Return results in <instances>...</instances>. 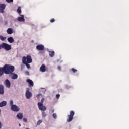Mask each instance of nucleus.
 Returning <instances> with one entry per match:
<instances>
[{
  "label": "nucleus",
  "mask_w": 129,
  "mask_h": 129,
  "mask_svg": "<svg viewBox=\"0 0 129 129\" xmlns=\"http://www.w3.org/2000/svg\"><path fill=\"white\" fill-rule=\"evenodd\" d=\"M1 68L5 74H12L15 71V67L10 64H5Z\"/></svg>",
  "instance_id": "1"
},
{
  "label": "nucleus",
  "mask_w": 129,
  "mask_h": 129,
  "mask_svg": "<svg viewBox=\"0 0 129 129\" xmlns=\"http://www.w3.org/2000/svg\"><path fill=\"white\" fill-rule=\"evenodd\" d=\"M44 101H45V98H43L41 100V102L38 103V108L40 110H41V111H45V110H46L47 109L46 106H44L43 104Z\"/></svg>",
  "instance_id": "2"
},
{
  "label": "nucleus",
  "mask_w": 129,
  "mask_h": 129,
  "mask_svg": "<svg viewBox=\"0 0 129 129\" xmlns=\"http://www.w3.org/2000/svg\"><path fill=\"white\" fill-rule=\"evenodd\" d=\"M1 49H4L6 51H10L12 49V46L11 45L8 44V43H2L0 45V50Z\"/></svg>",
  "instance_id": "3"
},
{
  "label": "nucleus",
  "mask_w": 129,
  "mask_h": 129,
  "mask_svg": "<svg viewBox=\"0 0 129 129\" xmlns=\"http://www.w3.org/2000/svg\"><path fill=\"white\" fill-rule=\"evenodd\" d=\"M75 113L73 111H71L70 112V115H68V118L67 119V122H71L72 120H73V117Z\"/></svg>",
  "instance_id": "4"
},
{
  "label": "nucleus",
  "mask_w": 129,
  "mask_h": 129,
  "mask_svg": "<svg viewBox=\"0 0 129 129\" xmlns=\"http://www.w3.org/2000/svg\"><path fill=\"white\" fill-rule=\"evenodd\" d=\"M24 59H25V61L27 63H32V62H33L31 55H27V57L23 56L22 58V63H24Z\"/></svg>",
  "instance_id": "5"
},
{
  "label": "nucleus",
  "mask_w": 129,
  "mask_h": 129,
  "mask_svg": "<svg viewBox=\"0 0 129 129\" xmlns=\"http://www.w3.org/2000/svg\"><path fill=\"white\" fill-rule=\"evenodd\" d=\"M29 90L30 89L27 88L25 93V95L27 99H29L30 97H32V93H31Z\"/></svg>",
  "instance_id": "6"
},
{
  "label": "nucleus",
  "mask_w": 129,
  "mask_h": 129,
  "mask_svg": "<svg viewBox=\"0 0 129 129\" xmlns=\"http://www.w3.org/2000/svg\"><path fill=\"white\" fill-rule=\"evenodd\" d=\"M11 110H12V111H15V112H18V111H20V108H19L16 105L11 106Z\"/></svg>",
  "instance_id": "7"
},
{
  "label": "nucleus",
  "mask_w": 129,
  "mask_h": 129,
  "mask_svg": "<svg viewBox=\"0 0 129 129\" xmlns=\"http://www.w3.org/2000/svg\"><path fill=\"white\" fill-rule=\"evenodd\" d=\"M36 49L38 51H44L45 50V46L43 45H38L36 46Z\"/></svg>",
  "instance_id": "8"
},
{
  "label": "nucleus",
  "mask_w": 129,
  "mask_h": 129,
  "mask_svg": "<svg viewBox=\"0 0 129 129\" xmlns=\"http://www.w3.org/2000/svg\"><path fill=\"white\" fill-rule=\"evenodd\" d=\"M26 82H28V83H29V87H33V86H34V82L32 80L28 79L26 80Z\"/></svg>",
  "instance_id": "9"
},
{
  "label": "nucleus",
  "mask_w": 129,
  "mask_h": 129,
  "mask_svg": "<svg viewBox=\"0 0 129 129\" xmlns=\"http://www.w3.org/2000/svg\"><path fill=\"white\" fill-rule=\"evenodd\" d=\"M5 83L7 88H10V87H11V82H10L9 80L6 79L5 81Z\"/></svg>",
  "instance_id": "10"
},
{
  "label": "nucleus",
  "mask_w": 129,
  "mask_h": 129,
  "mask_svg": "<svg viewBox=\"0 0 129 129\" xmlns=\"http://www.w3.org/2000/svg\"><path fill=\"white\" fill-rule=\"evenodd\" d=\"M40 71L41 72H46V66L45 64H42L40 68Z\"/></svg>",
  "instance_id": "11"
},
{
  "label": "nucleus",
  "mask_w": 129,
  "mask_h": 129,
  "mask_svg": "<svg viewBox=\"0 0 129 129\" xmlns=\"http://www.w3.org/2000/svg\"><path fill=\"white\" fill-rule=\"evenodd\" d=\"M23 64H24V65H26V66L27 67V68H28L29 69V68H30V67H31V66H30V63H28L27 62V61H26V58H24L23 59Z\"/></svg>",
  "instance_id": "12"
},
{
  "label": "nucleus",
  "mask_w": 129,
  "mask_h": 129,
  "mask_svg": "<svg viewBox=\"0 0 129 129\" xmlns=\"http://www.w3.org/2000/svg\"><path fill=\"white\" fill-rule=\"evenodd\" d=\"M7 33L9 35H12L14 33V31L13 30V29L12 28H8L7 30Z\"/></svg>",
  "instance_id": "13"
},
{
  "label": "nucleus",
  "mask_w": 129,
  "mask_h": 129,
  "mask_svg": "<svg viewBox=\"0 0 129 129\" xmlns=\"http://www.w3.org/2000/svg\"><path fill=\"white\" fill-rule=\"evenodd\" d=\"M12 75L11 78L12 79H18V75L16 74H15L14 73H12V74H11Z\"/></svg>",
  "instance_id": "14"
},
{
  "label": "nucleus",
  "mask_w": 129,
  "mask_h": 129,
  "mask_svg": "<svg viewBox=\"0 0 129 129\" xmlns=\"http://www.w3.org/2000/svg\"><path fill=\"white\" fill-rule=\"evenodd\" d=\"M18 21H19V22H25V18H24V15H21V17H19L18 18Z\"/></svg>",
  "instance_id": "15"
},
{
  "label": "nucleus",
  "mask_w": 129,
  "mask_h": 129,
  "mask_svg": "<svg viewBox=\"0 0 129 129\" xmlns=\"http://www.w3.org/2000/svg\"><path fill=\"white\" fill-rule=\"evenodd\" d=\"M7 105V101H3L0 102V107H4V106H6Z\"/></svg>",
  "instance_id": "16"
},
{
  "label": "nucleus",
  "mask_w": 129,
  "mask_h": 129,
  "mask_svg": "<svg viewBox=\"0 0 129 129\" xmlns=\"http://www.w3.org/2000/svg\"><path fill=\"white\" fill-rule=\"evenodd\" d=\"M7 41L8 42H9V43H14V38L12 37H8L7 38Z\"/></svg>",
  "instance_id": "17"
},
{
  "label": "nucleus",
  "mask_w": 129,
  "mask_h": 129,
  "mask_svg": "<svg viewBox=\"0 0 129 129\" xmlns=\"http://www.w3.org/2000/svg\"><path fill=\"white\" fill-rule=\"evenodd\" d=\"M0 94H4V85H0Z\"/></svg>",
  "instance_id": "18"
},
{
  "label": "nucleus",
  "mask_w": 129,
  "mask_h": 129,
  "mask_svg": "<svg viewBox=\"0 0 129 129\" xmlns=\"http://www.w3.org/2000/svg\"><path fill=\"white\" fill-rule=\"evenodd\" d=\"M16 116L18 119H22V118H23V114L18 113V114H17Z\"/></svg>",
  "instance_id": "19"
},
{
  "label": "nucleus",
  "mask_w": 129,
  "mask_h": 129,
  "mask_svg": "<svg viewBox=\"0 0 129 129\" xmlns=\"http://www.w3.org/2000/svg\"><path fill=\"white\" fill-rule=\"evenodd\" d=\"M50 57H54L55 56V51H49Z\"/></svg>",
  "instance_id": "20"
},
{
  "label": "nucleus",
  "mask_w": 129,
  "mask_h": 129,
  "mask_svg": "<svg viewBox=\"0 0 129 129\" xmlns=\"http://www.w3.org/2000/svg\"><path fill=\"white\" fill-rule=\"evenodd\" d=\"M6 9V4H0V9L5 10Z\"/></svg>",
  "instance_id": "21"
},
{
  "label": "nucleus",
  "mask_w": 129,
  "mask_h": 129,
  "mask_svg": "<svg viewBox=\"0 0 129 129\" xmlns=\"http://www.w3.org/2000/svg\"><path fill=\"white\" fill-rule=\"evenodd\" d=\"M0 40L1 41H5V40H7V37L0 35Z\"/></svg>",
  "instance_id": "22"
},
{
  "label": "nucleus",
  "mask_w": 129,
  "mask_h": 129,
  "mask_svg": "<svg viewBox=\"0 0 129 129\" xmlns=\"http://www.w3.org/2000/svg\"><path fill=\"white\" fill-rule=\"evenodd\" d=\"M17 12L19 15H21V13H22V10H21V7H19L17 9Z\"/></svg>",
  "instance_id": "23"
},
{
  "label": "nucleus",
  "mask_w": 129,
  "mask_h": 129,
  "mask_svg": "<svg viewBox=\"0 0 129 129\" xmlns=\"http://www.w3.org/2000/svg\"><path fill=\"white\" fill-rule=\"evenodd\" d=\"M42 117H46V116H47V114L46 113V112L43 111L42 112Z\"/></svg>",
  "instance_id": "24"
},
{
  "label": "nucleus",
  "mask_w": 129,
  "mask_h": 129,
  "mask_svg": "<svg viewBox=\"0 0 129 129\" xmlns=\"http://www.w3.org/2000/svg\"><path fill=\"white\" fill-rule=\"evenodd\" d=\"M42 122H43V120H39L38 121V122H37V125H40V124H41V123H42Z\"/></svg>",
  "instance_id": "25"
},
{
  "label": "nucleus",
  "mask_w": 129,
  "mask_h": 129,
  "mask_svg": "<svg viewBox=\"0 0 129 129\" xmlns=\"http://www.w3.org/2000/svg\"><path fill=\"white\" fill-rule=\"evenodd\" d=\"M4 74V72L2 70V68L0 67V76H2Z\"/></svg>",
  "instance_id": "26"
},
{
  "label": "nucleus",
  "mask_w": 129,
  "mask_h": 129,
  "mask_svg": "<svg viewBox=\"0 0 129 129\" xmlns=\"http://www.w3.org/2000/svg\"><path fill=\"white\" fill-rule=\"evenodd\" d=\"M71 71H72V72H73V73H75V72H77V70L75 69L74 68H72Z\"/></svg>",
  "instance_id": "27"
},
{
  "label": "nucleus",
  "mask_w": 129,
  "mask_h": 129,
  "mask_svg": "<svg viewBox=\"0 0 129 129\" xmlns=\"http://www.w3.org/2000/svg\"><path fill=\"white\" fill-rule=\"evenodd\" d=\"M52 116H53V118H54L55 119H56V118H57V114L56 113H53L52 115Z\"/></svg>",
  "instance_id": "28"
},
{
  "label": "nucleus",
  "mask_w": 129,
  "mask_h": 129,
  "mask_svg": "<svg viewBox=\"0 0 129 129\" xmlns=\"http://www.w3.org/2000/svg\"><path fill=\"white\" fill-rule=\"evenodd\" d=\"M6 2L8 3H13V2H14V0H6Z\"/></svg>",
  "instance_id": "29"
},
{
  "label": "nucleus",
  "mask_w": 129,
  "mask_h": 129,
  "mask_svg": "<svg viewBox=\"0 0 129 129\" xmlns=\"http://www.w3.org/2000/svg\"><path fill=\"white\" fill-rule=\"evenodd\" d=\"M10 105H11V106L12 105H13V104H14V102L13 101V100H10Z\"/></svg>",
  "instance_id": "30"
},
{
  "label": "nucleus",
  "mask_w": 129,
  "mask_h": 129,
  "mask_svg": "<svg viewBox=\"0 0 129 129\" xmlns=\"http://www.w3.org/2000/svg\"><path fill=\"white\" fill-rule=\"evenodd\" d=\"M25 74H26V75H30V73L29 71H27L25 72Z\"/></svg>",
  "instance_id": "31"
},
{
  "label": "nucleus",
  "mask_w": 129,
  "mask_h": 129,
  "mask_svg": "<svg viewBox=\"0 0 129 129\" xmlns=\"http://www.w3.org/2000/svg\"><path fill=\"white\" fill-rule=\"evenodd\" d=\"M56 97L57 98V99H59V98H60V94H56Z\"/></svg>",
  "instance_id": "32"
},
{
  "label": "nucleus",
  "mask_w": 129,
  "mask_h": 129,
  "mask_svg": "<svg viewBox=\"0 0 129 129\" xmlns=\"http://www.w3.org/2000/svg\"><path fill=\"white\" fill-rule=\"evenodd\" d=\"M23 121L24 122H28V119H27L26 118H23Z\"/></svg>",
  "instance_id": "33"
},
{
  "label": "nucleus",
  "mask_w": 129,
  "mask_h": 129,
  "mask_svg": "<svg viewBox=\"0 0 129 129\" xmlns=\"http://www.w3.org/2000/svg\"><path fill=\"white\" fill-rule=\"evenodd\" d=\"M50 21L51 23H54V22H55V19L52 18V19H51L50 20Z\"/></svg>",
  "instance_id": "34"
},
{
  "label": "nucleus",
  "mask_w": 129,
  "mask_h": 129,
  "mask_svg": "<svg viewBox=\"0 0 129 129\" xmlns=\"http://www.w3.org/2000/svg\"><path fill=\"white\" fill-rule=\"evenodd\" d=\"M57 69H58L60 71H61V66H59L57 68Z\"/></svg>",
  "instance_id": "35"
},
{
  "label": "nucleus",
  "mask_w": 129,
  "mask_h": 129,
  "mask_svg": "<svg viewBox=\"0 0 129 129\" xmlns=\"http://www.w3.org/2000/svg\"><path fill=\"white\" fill-rule=\"evenodd\" d=\"M5 9H0V13H4V10Z\"/></svg>",
  "instance_id": "36"
},
{
  "label": "nucleus",
  "mask_w": 129,
  "mask_h": 129,
  "mask_svg": "<svg viewBox=\"0 0 129 129\" xmlns=\"http://www.w3.org/2000/svg\"><path fill=\"white\" fill-rule=\"evenodd\" d=\"M0 128H2V123L0 122Z\"/></svg>",
  "instance_id": "37"
},
{
  "label": "nucleus",
  "mask_w": 129,
  "mask_h": 129,
  "mask_svg": "<svg viewBox=\"0 0 129 129\" xmlns=\"http://www.w3.org/2000/svg\"><path fill=\"white\" fill-rule=\"evenodd\" d=\"M5 24H8V22H7V21H6V22H5Z\"/></svg>",
  "instance_id": "38"
},
{
  "label": "nucleus",
  "mask_w": 129,
  "mask_h": 129,
  "mask_svg": "<svg viewBox=\"0 0 129 129\" xmlns=\"http://www.w3.org/2000/svg\"><path fill=\"white\" fill-rule=\"evenodd\" d=\"M19 126H21V124H19Z\"/></svg>",
  "instance_id": "39"
},
{
  "label": "nucleus",
  "mask_w": 129,
  "mask_h": 129,
  "mask_svg": "<svg viewBox=\"0 0 129 129\" xmlns=\"http://www.w3.org/2000/svg\"><path fill=\"white\" fill-rule=\"evenodd\" d=\"M40 96V95H37V96Z\"/></svg>",
  "instance_id": "40"
},
{
  "label": "nucleus",
  "mask_w": 129,
  "mask_h": 129,
  "mask_svg": "<svg viewBox=\"0 0 129 129\" xmlns=\"http://www.w3.org/2000/svg\"><path fill=\"white\" fill-rule=\"evenodd\" d=\"M52 112H54V110L52 111Z\"/></svg>",
  "instance_id": "41"
}]
</instances>
